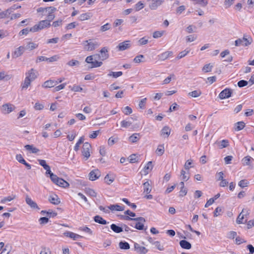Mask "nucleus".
<instances>
[{
    "mask_svg": "<svg viewBox=\"0 0 254 254\" xmlns=\"http://www.w3.org/2000/svg\"><path fill=\"white\" fill-rule=\"evenodd\" d=\"M38 75V71L34 68H31L28 70L25 73V78L22 85V88H27L30 85L31 82L37 77Z\"/></svg>",
    "mask_w": 254,
    "mask_h": 254,
    "instance_id": "f257e3e1",
    "label": "nucleus"
},
{
    "mask_svg": "<svg viewBox=\"0 0 254 254\" xmlns=\"http://www.w3.org/2000/svg\"><path fill=\"white\" fill-rule=\"evenodd\" d=\"M253 42V39L247 34H244L242 38H239L235 41V45L236 47L245 46L247 47L250 45Z\"/></svg>",
    "mask_w": 254,
    "mask_h": 254,
    "instance_id": "f03ea898",
    "label": "nucleus"
},
{
    "mask_svg": "<svg viewBox=\"0 0 254 254\" xmlns=\"http://www.w3.org/2000/svg\"><path fill=\"white\" fill-rule=\"evenodd\" d=\"M249 214L250 210L248 209H243L236 219V223L238 224H244L247 221L248 216Z\"/></svg>",
    "mask_w": 254,
    "mask_h": 254,
    "instance_id": "7ed1b4c3",
    "label": "nucleus"
},
{
    "mask_svg": "<svg viewBox=\"0 0 254 254\" xmlns=\"http://www.w3.org/2000/svg\"><path fill=\"white\" fill-rule=\"evenodd\" d=\"M84 49L87 51H92L100 46V43L92 39L86 40L84 42Z\"/></svg>",
    "mask_w": 254,
    "mask_h": 254,
    "instance_id": "20e7f679",
    "label": "nucleus"
},
{
    "mask_svg": "<svg viewBox=\"0 0 254 254\" xmlns=\"http://www.w3.org/2000/svg\"><path fill=\"white\" fill-rule=\"evenodd\" d=\"M51 25L49 21L46 20L40 21L38 24L35 25L31 28L32 32H36L45 28L48 27Z\"/></svg>",
    "mask_w": 254,
    "mask_h": 254,
    "instance_id": "39448f33",
    "label": "nucleus"
},
{
    "mask_svg": "<svg viewBox=\"0 0 254 254\" xmlns=\"http://www.w3.org/2000/svg\"><path fill=\"white\" fill-rule=\"evenodd\" d=\"M97 56V55H91L86 57L85 59V62L88 64H90L91 65L90 66V68H95L100 67L103 64L102 62H99L97 61H94V57Z\"/></svg>",
    "mask_w": 254,
    "mask_h": 254,
    "instance_id": "423d86ee",
    "label": "nucleus"
},
{
    "mask_svg": "<svg viewBox=\"0 0 254 254\" xmlns=\"http://www.w3.org/2000/svg\"><path fill=\"white\" fill-rule=\"evenodd\" d=\"M16 109L15 106L10 103H6L2 105L1 112L4 115L9 114Z\"/></svg>",
    "mask_w": 254,
    "mask_h": 254,
    "instance_id": "0eeeda50",
    "label": "nucleus"
},
{
    "mask_svg": "<svg viewBox=\"0 0 254 254\" xmlns=\"http://www.w3.org/2000/svg\"><path fill=\"white\" fill-rule=\"evenodd\" d=\"M91 145L88 142H85L82 146V154L85 160H87L90 156Z\"/></svg>",
    "mask_w": 254,
    "mask_h": 254,
    "instance_id": "6e6552de",
    "label": "nucleus"
},
{
    "mask_svg": "<svg viewBox=\"0 0 254 254\" xmlns=\"http://www.w3.org/2000/svg\"><path fill=\"white\" fill-rule=\"evenodd\" d=\"M63 235L64 237L69 238L73 241L79 240L82 238L81 236L71 231H65Z\"/></svg>",
    "mask_w": 254,
    "mask_h": 254,
    "instance_id": "1a4fd4ad",
    "label": "nucleus"
},
{
    "mask_svg": "<svg viewBox=\"0 0 254 254\" xmlns=\"http://www.w3.org/2000/svg\"><path fill=\"white\" fill-rule=\"evenodd\" d=\"M25 201L26 203L34 210L38 211L40 208L37 204L33 201L29 196H26Z\"/></svg>",
    "mask_w": 254,
    "mask_h": 254,
    "instance_id": "9d476101",
    "label": "nucleus"
},
{
    "mask_svg": "<svg viewBox=\"0 0 254 254\" xmlns=\"http://www.w3.org/2000/svg\"><path fill=\"white\" fill-rule=\"evenodd\" d=\"M131 46V42L129 40L125 41L120 43L117 46L119 51H123L129 49Z\"/></svg>",
    "mask_w": 254,
    "mask_h": 254,
    "instance_id": "9b49d317",
    "label": "nucleus"
},
{
    "mask_svg": "<svg viewBox=\"0 0 254 254\" xmlns=\"http://www.w3.org/2000/svg\"><path fill=\"white\" fill-rule=\"evenodd\" d=\"M101 176V172L98 169L91 171L89 174V179L91 181H95Z\"/></svg>",
    "mask_w": 254,
    "mask_h": 254,
    "instance_id": "f8f14e48",
    "label": "nucleus"
},
{
    "mask_svg": "<svg viewBox=\"0 0 254 254\" xmlns=\"http://www.w3.org/2000/svg\"><path fill=\"white\" fill-rule=\"evenodd\" d=\"M231 94L232 90L229 88H226L220 92L219 96L220 99H224L229 98Z\"/></svg>",
    "mask_w": 254,
    "mask_h": 254,
    "instance_id": "ddd939ff",
    "label": "nucleus"
},
{
    "mask_svg": "<svg viewBox=\"0 0 254 254\" xmlns=\"http://www.w3.org/2000/svg\"><path fill=\"white\" fill-rule=\"evenodd\" d=\"M152 162L149 161L144 167L143 169L141 171V174L143 175L146 176L153 169Z\"/></svg>",
    "mask_w": 254,
    "mask_h": 254,
    "instance_id": "4468645a",
    "label": "nucleus"
},
{
    "mask_svg": "<svg viewBox=\"0 0 254 254\" xmlns=\"http://www.w3.org/2000/svg\"><path fill=\"white\" fill-rule=\"evenodd\" d=\"M25 50V48L23 46H20L18 48H16L14 52L12 54V56L13 58H17L19 57L24 52Z\"/></svg>",
    "mask_w": 254,
    "mask_h": 254,
    "instance_id": "2eb2a0df",
    "label": "nucleus"
},
{
    "mask_svg": "<svg viewBox=\"0 0 254 254\" xmlns=\"http://www.w3.org/2000/svg\"><path fill=\"white\" fill-rule=\"evenodd\" d=\"M134 248L135 251L140 254H145L148 252V250L144 247L141 246L137 243L134 244Z\"/></svg>",
    "mask_w": 254,
    "mask_h": 254,
    "instance_id": "dca6fc26",
    "label": "nucleus"
},
{
    "mask_svg": "<svg viewBox=\"0 0 254 254\" xmlns=\"http://www.w3.org/2000/svg\"><path fill=\"white\" fill-rule=\"evenodd\" d=\"M108 52V51L107 48L106 47H104L100 50V54L97 55V56L101 59V60L104 61L109 58V54Z\"/></svg>",
    "mask_w": 254,
    "mask_h": 254,
    "instance_id": "f3484780",
    "label": "nucleus"
},
{
    "mask_svg": "<svg viewBox=\"0 0 254 254\" xmlns=\"http://www.w3.org/2000/svg\"><path fill=\"white\" fill-rule=\"evenodd\" d=\"M163 2L162 0H152L149 4V7L151 9L155 10L161 5Z\"/></svg>",
    "mask_w": 254,
    "mask_h": 254,
    "instance_id": "a211bd4d",
    "label": "nucleus"
},
{
    "mask_svg": "<svg viewBox=\"0 0 254 254\" xmlns=\"http://www.w3.org/2000/svg\"><path fill=\"white\" fill-rule=\"evenodd\" d=\"M58 84V81H55L52 80H49L46 81L44 82L42 85V87L44 88H51L54 87Z\"/></svg>",
    "mask_w": 254,
    "mask_h": 254,
    "instance_id": "6ab92c4d",
    "label": "nucleus"
},
{
    "mask_svg": "<svg viewBox=\"0 0 254 254\" xmlns=\"http://www.w3.org/2000/svg\"><path fill=\"white\" fill-rule=\"evenodd\" d=\"M173 54V53L172 51H167L160 54L158 57L159 60L163 61L172 56Z\"/></svg>",
    "mask_w": 254,
    "mask_h": 254,
    "instance_id": "aec40b11",
    "label": "nucleus"
},
{
    "mask_svg": "<svg viewBox=\"0 0 254 254\" xmlns=\"http://www.w3.org/2000/svg\"><path fill=\"white\" fill-rule=\"evenodd\" d=\"M135 220H139V222L136 223L135 228L138 230H143L144 228V222L145 219L142 217H139L136 219H134Z\"/></svg>",
    "mask_w": 254,
    "mask_h": 254,
    "instance_id": "412c9836",
    "label": "nucleus"
},
{
    "mask_svg": "<svg viewBox=\"0 0 254 254\" xmlns=\"http://www.w3.org/2000/svg\"><path fill=\"white\" fill-rule=\"evenodd\" d=\"M171 129L168 126H165L161 131V135L164 137H168L171 133Z\"/></svg>",
    "mask_w": 254,
    "mask_h": 254,
    "instance_id": "4be33fe9",
    "label": "nucleus"
},
{
    "mask_svg": "<svg viewBox=\"0 0 254 254\" xmlns=\"http://www.w3.org/2000/svg\"><path fill=\"white\" fill-rule=\"evenodd\" d=\"M108 208H109L112 211H122L125 209L124 206L118 204L110 205V206H108Z\"/></svg>",
    "mask_w": 254,
    "mask_h": 254,
    "instance_id": "5701e85b",
    "label": "nucleus"
},
{
    "mask_svg": "<svg viewBox=\"0 0 254 254\" xmlns=\"http://www.w3.org/2000/svg\"><path fill=\"white\" fill-rule=\"evenodd\" d=\"M49 201L55 205L59 204L60 203V199L56 194L50 196L49 198Z\"/></svg>",
    "mask_w": 254,
    "mask_h": 254,
    "instance_id": "b1692460",
    "label": "nucleus"
},
{
    "mask_svg": "<svg viewBox=\"0 0 254 254\" xmlns=\"http://www.w3.org/2000/svg\"><path fill=\"white\" fill-rule=\"evenodd\" d=\"M180 245L184 249L190 250L191 248L190 243L186 240H181L180 242Z\"/></svg>",
    "mask_w": 254,
    "mask_h": 254,
    "instance_id": "393cba45",
    "label": "nucleus"
},
{
    "mask_svg": "<svg viewBox=\"0 0 254 254\" xmlns=\"http://www.w3.org/2000/svg\"><path fill=\"white\" fill-rule=\"evenodd\" d=\"M56 184L64 188H66L69 185L68 183H67L66 181H64V179L62 178L59 180V181H57Z\"/></svg>",
    "mask_w": 254,
    "mask_h": 254,
    "instance_id": "a878e982",
    "label": "nucleus"
},
{
    "mask_svg": "<svg viewBox=\"0 0 254 254\" xmlns=\"http://www.w3.org/2000/svg\"><path fill=\"white\" fill-rule=\"evenodd\" d=\"M24 147L27 150L30 151V153H36L39 151V150L38 148H36L32 145H26Z\"/></svg>",
    "mask_w": 254,
    "mask_h": 254,
    "instance_id": "bb28decb",
    "label": "nucleus"
},
{
    "mask_svg": "<svg viewBox=\"0 0 254 254\" xmlns=\"http://www.w3.org/2000/svg\"><path fill=\"white\" fill-rule=\"evenodd\" d=\"M180 177L181 179L184 181H188L190 178L189 171L187 172L185 171L182 170L181 172Z\"/></svg>",
    "mask_w": 254,
    "mask_h": 254,
    "instance_id": "cd10ccee",
    "label": "nucleus"
},
{
    "mask_svg": "<svg viewBox=\"0 0 254 254\" xmlns=\"http://www.w3.org/2000/svg\"><path fill=\"white\" fill-rule=\"evenodd\" d=\"M16 198V195L12 194L8 196L4 197L0 200L1 203H5L7 202H9L13 200Z\"/></svg>",
    "mask_w": 254,
    "mask_h": 254,
    "instance_id": "c85d7f7f",
    "label": "nucleus"
},
{
    "mask_svg": "<svg viewBox=\"0 0 254 254\" xmlns=\"http://www.w3.org/2000/svg\"><path fill=\"white\" fill-rule=\"evenodd\" d=\"M41 213L43 215H47L52 217H54L57 215V213L52 210H49L48 211L42 210Z\"/></svg>",
    "mask_w": 254,
    "mask_h": 254,
    "instance_id": "c756f323",
    "label": "nucleus"
},
{
    "mask_svg": "<svg viewBox=\"0 0 254 254\" xmlns=\"http://www.w3.org/2000/svg\"><path fill=\"white\" fill-rule=\"evenodd\" d=\"M119 248L122 250H128L130 246L127 242L121 241L119 244Z\"/></svg>",
    "mask_w": 254,
    "mask_h": 254,
    "instance_id": "7c9ffc66",
    "label": "nucleus"
},
{
    "mask_svg": "<svg viewBox=\"0 0 254 254\" xmlns=\"http://www.w3.org/2000/svg\"><path fill=\"white\" fill-rule=\"evenodd\" d=\"M152 244L156 249L160 251H163L165 249L164 246L159 241H154L152 242Z\"/></svg>",
    "mask_w": 254,
    "mask_h": 254,
    "instance_id": "2f4dec72",
    "label": "nucleus"
},
{
    "mask_svg": "<svg viewBox=\"0 0 254 254\" xmlns=\"http://www.w3.org/2000/svg\"><path fill=\"white\" fill-rule=\"evenodd\" d=\"M201 94V92L200 90H194L188 93V95L192 97L196 98L200 96Z\"/></svg>",
    "mask_w": 254,
    "mask_h": 254,
    "instance_id": "473e14b6",
    "label": "nucleus"
},
{
    "mask_svg": "<svg viewBox=\"0 0 254 254\" xmlns=\"http://www.w3.org/2000/svg\"><path fill=\"white\" fill-rule=\"evenodd\" d=\"M94 219L96 222L98 223L99 224H103V225L107 224V221L105 220H104L102 217H100V216H98V215L95 216L94 217Z\"/></svg>",
    "mask_w": 254,
    "mask_h": 254,
    "instance_id": "72a5a7b5",
    "label": "nucleus"
},
{
    "mask_svg": "<svg viewBox=\"0 0 254 254\" xmlns=\"http://www.w3.org/2000/svg\"><path fill=\"white\" fill-rule=\"evenodd\" d=\"M111 228L114 232L117 233L122 232L123 231L122 228L117 226L114 224H113L111 225Z\"/></svg>",
    "mask_w": 254,
    "mask_h": 254,
    "instance_id": "f704fd0d",
    "label": "nucleus"
},
{
    "mask_svg": "<svg viewBox=\"0 0 254 254\" xmlns=\"http://www.w3.org/2000/svg\"><path fill=\"white\" fill-rule=\"evenodd\" d=\"M245 124L243 122H238L235 124V130L239 131L245 127Z\"/></svg>",
    "mask_w": 254,
    "mask_h": 254,
    "instance_id": "c9c22d12",
    "label": "nucleus"
},
{
    "mask_svg": "<svg viewBox=\"0 0 254 254\" xmlns=\"http://www.w3.org/2000/svg\"><path fill=\"white\" fill-rule=\"evenodd\" d=\"M190 52V50L188 49L185 50L181 52L178 54V56L176 57L177 60H180L184 57H185Z\"/></svg>",
    "mask_w": 254,
    "mask_h": 254,
    "instance_id": "e433bc0d",
    "label": "nucleus"
},
{
    "mask_svg": "<svg viewBox=\"0 0 254 254\" xmlns=\"http://www.w3.org/2000/svg\"><path fill=\"white\" fill-rule=\"evenodd\" d=\"M139 139V135L138 133H134L129 137V140L131 142H136Z\"/></svg>",
    "mask_w": 254,
    "mask_h": 254,
    "instance_id": "4c0bfd02",
    "label": "nucleus"
},
{
    "mask_svg": "<svg viewBox=\"0 0 254 254\" xmlns=\"http://www.w3.org/2000/svg\"><path fill=\"white\" fill-rule=\"evenodd\" d=\"M38 44L33 43V42H29L28 43L25 49L32 50L38 47Z\"/></svg>",
    "mask_w": 254,
    "mask_h": 254,
    "instance_id": "58836bf2",
    "label": "nucleus"
},
{
    "mask_svg": "<svg viewBox=\"0 0 254 254\" xmlns=\"http://www.w3.org/2000/svg\"><path fill=\"white\" fill-rule=\"evenodd\" d=\"M156 154L159 156H161L164 153V147L163 145H159L156 150Z\"/></svg>",
    "mask_w": 254,
    "mask_h": 254,
    "instance_id": "ea45409f",
    "label": "nucleus"
},
{
    "mask_svg": "<svg viewBox=\"0 0 254 254\" xmlns=\"http://www.w3.org/2000/svg\"><path fill=\"white\" fill-rule=\"evenodd\" d=\"M223 212V208L221 207H217L214 211V216H219L222 214Z\"/></svg>",
    "mask_w": 254,
    "mask_h": 254,
    "instance_id": "a19ab883",
    "label": "nucleus"
},
{
    "mask_svg": "<svg viewBox=\"0 0 254 254\" xmlns=\"http://www.w3.org/2000/svg\"><path fill=\"white\" fill-rule=\"evenodd\" d=\"M252 160H253V159L251 156H246L242 159L243 164L244 165H250Z\"/></svg>",
    "mask_w": 254,
    "mask_h": 254,
    "instance_id": "79ce46f5",
    "label": "nucleus"
},
{
    "mask_svg": "<svg viewBox=\"0 0 254 254\" xmlns=\"http://www.w3.org/2000/svg\"><path fill=\"white\" fill-rule=\"evenodd\" d=\"M111 28V25L110 23H107L104 25L101 26L100 30L102 32H105L107 30H110Z\"/></svg>",
    "mask_w": 254,
    "mask_h": 254,
    "instance_id": "37998d69",
    "label": "nucleus"
},
{
    "mask_svg": "<svg viewBox=\"0 0 254 254\" xmlns=\"http://www.w3.org/2000/svg\"><path fill=\"white\" fill-rule=\"evenodd\" d=\"M83 141H84L83 137V136L80 137L74 147V150L75 151H77L79 150L80 145L83 143Z\"/></svg>",
    "mask_w": 254,
    "mask_h": 254,
    "instance_id": "c03bdc74",
    "label": "nucleus"
},
{
    "mask_svg": "<svg viewBox=\"0 0 254 254\" xmlns=\"http://www.w3.org/2000/svg\"><path fill=\"white\" fill-rule=\"evenodd\" d=\"M123 75V72L122 71H118V72H111L108 74L109 76H112L114 78H117L118 77L121 76Z\"/></svg>",
    "mask_w": 254,
    "mask_h": 254,
    "instance_id": "a18cd8bd",
    "label": "nucleus"
},
{
    "mask_svg": "<svg viewBox=\"0 0 254 254\" xmlns=\"http://www.w3.org/2000/svg\"><path fill=\"white\" fill-rule=\"evenodd\" d=\"M229 141L228 140L224 139L221 141L220 142L219 148L222 149L223 148L227 147L229 146Z\"/></svg>",
    "mask_w": 254,
    "mask_h": 254,
    "instance_id": "49530a36",
    "label": "nucleus"
},
{
    "mask_svg": "<svg viewBox=\"0 0 254 254\" xmlns=\"http://www.w3.org/2000/svg\"><path fill=\"white\" fill-rule=\"evenodd\" d=\"M197 39V35H190L188 36L186 38L187 42H192L195 41Z\"/></svg>",
    "mask_w": 254,
    "mask_h": 254,
    "instance_id": "de8ad7c7",
    "label": "nucleus"
},
{
    "mask_svg": "<svg viewBox=\"0 0 254 254\" xmlns=\"http://www.w3.org/2000/svg\"><path fill=\"white\" fill-rule=\"evenodd\" d=\"M56 11V8L52 6L47 7V12H46L45 14H46L47 15H50L53 14L54 12Z\"/></svg>",
    "mask_w": 254,
    "mask_h": 254,
    "instance_id": "09e8293b",
    "label": "nucleus"
},
{
    "mask_svg": "<svg viewBox=\"0 0 254 254\" xmlns=\"http://www.w3.org/2000/svg\"><path fill=\"white\" fill-rule=\"evenodd\" d=\"M70 90L74 92H81L83 90V88L78 85H74L72 87L69 86Z\"/></svg>",
    "mask_w": 254,
    "mask_h": 254,
    "instance_id": "8fccbe9b",
    "label": "nucleus"
},
{
    "mask_svg": "<svg viewBox=\"0 0 254 254\" xmlns=\"http://www.w3.org/2000/svg\"><path fill=\"white\" fill-rule=\"evenodd\" d=\"M249 182L246 180H242L239 182V186L242 188L244 189L245 187H247Z\"/></svg>",
    "mask_w": 254,
    "mask_h": 254,
    "instance_id": "3c124183",
    "label": "nucleus"
},
{
    "mask_svg": "<svg viewBox=\"0 0 254 254\" xmlns=\"http://www.w3.org/2000/svg\"><path fill=\"white\" fill-rule=\"evenodd\" d=\"M118 138H113V137H111L108 139V144L109 146H112L114 145L116 142L118 141Z\"/></svg>",
    "mask_w": 254,
    "mask_h": 254,
    "instance_id": "603ef678",
    "label": "nucleus"
},
{
    "mask_svg": "<svg viewBox=\"0 0 254 254\" xmlns=\"http://www.w3.org/2000/svg\"><path fill=\"white\" fill-rule=\"evenodd\" d=\"M235 0H225L224 4L226 8H229L234 2Z\"/></svg>",
    "mask_w": 254,
    "mask_h": 254,
    "instance_id": "864d4df0",
    "label": "nucleus"
},
{
    "mask_svg": "<svg viewBox=\"0 0 254 254\" xmlns=\"http://www.w3.org/2000/svg\"><path fill=\"white\" fill-rule=\"evenodd\" d=\"M121 126L123 127L127 128L132 124L131 122L124 120L121 123Z\"/></svg>",
    "mask_w": 254,
    "mask_h": 254,
    "instance_id": "5fc2aeb1",
    "label": "nucleus"
},
{
    "mask_svg": "<svg viewBox=\"0 0 254 254\" xmlns=\"http://www.w3.org/2000/svg\"><path fill=\"white\" fill-rule=\"evenodd\" d=\"M172 78H175V75L174 74H171L167 78H166L163 81V84H167L169 83Z\"/></svg>",
    "mask_w": 254,
    "mask_h": 254,
    "instance_id": "6e6d98bb",
    "label": "nucleus"
},
{
    "mask_svg": "<svg viewBox=\"0 0 254 254\" xmlns=\"http://www.w3.org/2000/svg\"><path fill=\"white\" fill-rule=\"evenodd\" d=\"M122 111L126 115H130L132 112L131 108L130 107H128V106H126V107H125L122 110Z\"/></svg>",
    "mask_w": 254,
    "mask_h": 254,
    "instance_id": "4d7b16f0",
    "label": "nucleus"
},
{
    "mask_svg": "<svg viewBox=\"0 0 254 254\" xmlns=\"http://www.w3.org/2000/svg\"><path fill=\"white\" fill-rule=\"evenodd\" d=\"M212 68V65H210V64H207L203 66L202 70L204 72H210L211 71Z\"/></svg>",
    "mask_w": 254,
    "mask_h": 254,
    "instance_id": "13d9d810",
    "label": "nucleus"
},
{
    "mask_svg": "<svg viewBox=\"0 0 254 254\" xmlns=\"http://www.w3.org/2000/svg\"><path fill=\"white\" fill-rule=\"evenodd\" d=\"M143 190H151L152 187L148 181H147L143 184Z\"/></svg>",
    "mask_w": 254,
    "mask_h": 254,
    "instance_id": "bf43d9fd",
    "label": "nucleus"
},
{
    "mask_svg": "<svg viewBox=\"0 0 254 254\" xmlns=\"http://www.w3.org/2000/svg\"><path fill=\"white\" fill-rule=\"evenodd\" d=\"M79 229L81 231L85 232L89 235H92V233H93L92 231L88 227L85 226V227H80Z\"/></svg>",
    "mask_w": 254,
    "mask_h": 254,
    "instance_id": "052dcab7",
    "label": "nucleus"
},
{
    "mask_svg": "<svg viewBox=\"0 0 254 254\" xmlns=\"http://www.w3.org/2000/svg\"><path fill=\"white\" fill-rule=\"evenodd\" d=\"M29 32H32L31 28L30 29L26 28L21 30L19 33V36H22L23 35H27Z\"/></svg>",
    "mask_w": 254,
    "mask_h": 254,
    "instance_id": "680f3d73",
    "label": "nucleus"
},
{
    "mask_svg": "<svg viewBox=\"0 0 254 254\" xmlns=\"http://www.w3.org/2000/svg\"><path fill=\"white\" fill-rule=\"evenodd\" d=\"M114 177L109 175H106V176L105 177V181L108 184H110L111 183H112L114 181Z\"/></svg>",
    "mask_w": 254,
    "mask_h": 254,
    "instance_id": "e2e57ef3",
    "label": "nucleus"
},
{
    "mask_svg": "<svg viewBox=\"0 0 254 254\" xmlns=\"http://www.w3.org/2000/svg\"><path fill=\"white\" fill-rule=\"evenodd\" d=\"M163 33H164L163 31H155L153 33V37L154 38H160L163 35Z\"/></svg>",
    "mask_w": 254,
    "mask_h": 254,
    "instance_id": "0e129e2a",
    "label": "nucleus"
},
{
    "mask_svg": "<svg viewBox=\"0 0 254 254\" xmlns=\"http://www.w3.org/2000/svg\"><path fill=\"white\" fill-rule=\"evenodd\" d=\"M60 59V56L59 55H54L49 58H48V62L52 63L56 62Z\"/></svg>",
    "mask_w": 254,
    "mask_h": 254,
    "instance_id": "69168bd1",
    "label": "nucleus"
},
{
    "mask_svg": "<svg viewBox=\"0 0 254 254\" xmlns=\"http://www.w3.org/2000/svg\"><path fill=\"white\" fill-rule=\"evenodd\" d=\"M79 64V63L78 61L75 60H72L69 61L67 63V64L70 66H73L78 65Z\"/></svg>",
    "mask_w": 254,
    "mask_h": 254,
    "instance_id": "338daca9",
    "label": "nucleus"
},
{
    "mask_svg": "<svg viewBox=\"0 0 254 254\" xmlns=\"http://www.w3.org/2000/svg\"><path fill=\"white\" fill-rule=\"evenodd\" d=\"M51 251L49 248L46 247H43L40 252V254H51Z\"/></svg>",
    "mask_w": 254,
    "mask_h": 254,
    "instance_id": "774afa93",
    "label": "nucleus"
}]
</instances>
